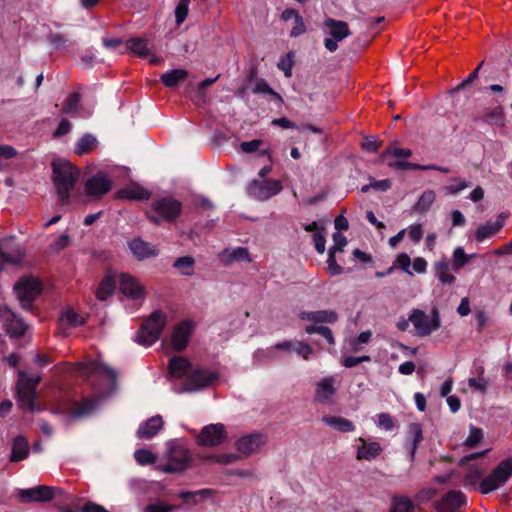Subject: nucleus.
<instances>
[{
	"label": "nucleus",
	"mask_w": 512,
	"mask_h": 512,
	"mask_svg": "<svg viewBox=\"0 0 512 512\" xmlns=\"http://www.w3.org/2000/svg\"><path fill=\"white\" fill-rule=\"evenodd\" d=\"M53 182L62 205L70 202V192L79 178V171L70 162L55 160L52 163Z\"/></svg>",
	"instance_id": "1"
},
{
	"label": "nucleus",
	"mask_w": 512,
	"mask_h": 512,
	"mask_svg": "<svg viewBox=\"0 0 512 512\" xmlns=\"http://www.w3.org/2000/svg\"><path fill=\"white\" fill-rule=\"evenodd\" d=\"M487 452L488 450H483L480 452L471 453L459 460V467L464 469L462 485L465 488H473L479 490L480 483L485 478L483 476L486 468L483 461H480L479 459L483 458Z\"/></svg>",
	"instance_id": "2"
},
{
	"label": "nucleus",
	"mask_w": 512,
	"mask_h": 512,
	"mask_svg": "<svg viewBox=\"0 0 512 512\" xmlns=\"http://www.w3.org/2000/svg\"><path fill=\"white\" fill-rule=\"evenodd\" d=\"M38 374H28L20 371L17 382V404L22 409L29 411H38L39 406L36 403V389L40 382Z\"/></svg>",
	"instance_id": "3"
},
{
	"label": "nucleus",
	"mask_w": 512,
	"mask_h": 512,
	"mask_svg": "<svg viewBox=\"0 0 512 512\" xmlns=\"http://www.w3.org/2000/svg\"><path fill=\"white\" fill-rule=\"evenodd\" d=\"M167 325V315L161 311H154L149 318L142 324L139 329L136 341L144 346L154 344L162 333V330Z\"/></svg>",
	"instance_id": "4"
},
{
	"label": "nucleus",
	"mask_w": 512,
	"mask_h": 512,
	"mask_svg": "<svg viewBox=\"0 0 512 512\" xmlns=\"http://www.w3.org/2000/svg\"><path fill=\"white\" fill-rule=\"evenodd\" d=\"M410 322L414 328V335L421 338L430 336L441 327L440 313L436 308L429 314L420 309H413L410 313Z\"/></svg>",
	"instance_id": "5"
},
{
	"label": "nucleus",
	"mask_w": 512,
	"mask_h": 512,
	"mask_svg": "<svg viewBox=\"0 0 512 512\" xmlns=\"http://www.w3.org/2000/svg\"><path fill=\"white\" fill-rule=\"evenodd\" d=\"M182 211V204L172 197H164L154 201L148 211L149 219L159 224L162 221L175 220Z\"/></svg>",
	"instance_id": "6"
},
{
	"label": "nucleus",
	"mask_w": 512,
	"mask_h": 512,
	"mask_svg": "<svg viewBox=\"0 0 512 512\" xmlns=\"http://www.w3.org/2000/svg\"><path fill=\"white\" fill-rule=\"evenodd\" d=\"M412 151L407 148H401L396 143H392L382 154L381 160L387 161V164L391 168L399 170H416V169H436L434 165L421 166L419 164H413L406 161L411 157Z\"/></svg>",
	"instance_id": "7"
},
{
	"label": "nucleus",
	"mask_w": 512,
	"mask_h": 512,
	"mask_svg": "<svg viewBox=\"0 0 512 512\" xmlns=\"http://www.w3.org/2000/svg\"><path fill=\"white\" fill-rule=\"evenodd\" d=\"M512 476V458L501 461L495 469L485 477L479 486L482 494H489L503 486Z\"/></svg>",
	"instance_id": "8"
},
{
	"label": "nucleus",
	"mask_w": 512,
	"mask_h": 512,
	"mask_svg": "<svg viewBox=\"0 0 512 512\" xmlns=\"http://www.w3.org/2000/svg\"><path fill=\"white\" fill-rule=\"evenodd\" d=\"M166 464L159 465V470L164 473H180L185 471L190 464V455L187 449L178 444H170L165 455Z\"/></svg>",
	"instance_id": "9"
},
{
	"label": "nucleus",
	"mask_w": 512,
	"mask_h": 512,
	"mask_svg": "<svg viewBox=\"0 0 512 512\" xmlns=\"http://www.w3.org/2000/svg\"><path fill=\"white\" fill-rule=\"evenodd\" d=\"M15 294L23 309H29L41 292V283L34 277H23L14 285Z\"/></svg>",
	"instance_id": "10"
},
{
	"label": "nucleus",
	"mask_w": 512,
	"mask_h": 512,
	"mask_svg": "<svg viewBox=\"0 0 512 512\" xmlns=\"http://www.w3.org/2000/svg\"><path fill=\"white\" fill-rule=\"evenodd\" d=\"M282 188V184L279 180H253L247 186V192L256 200L266 201L279 194Z\"/></svg>",
	"instance_id": "11"
},
{
	"label": "nucleus",
	"mask_w": 512,
	"mask_h": 512,
	"mask_svg": "<svg viewBox=\"0 0 512 512\" xmlns=\"http://www.w3.org/2000/svg\"><path fill=\"white\" fill-rule=\"evenodd\" d=\"M324 27L330 37L325 38L324 46L330 52H334L338 48V42L348 37L351 32L348 24L344 21L328 18L324 21Z\"/></svg>",
	"instance_id": "12"
},
{
	"label": "nucleus",
	"mask_w": 512,
	"mask_h": 512,
	"mask_svg": "<svg viewBox=\"0 0 512 512\" xmlns=\"http://www.w3.org/2000/svg\"><path fill=\"white\" fill-rule=\"evenodd\" d=\"M78 369L84 376L90 377L91 375H94L105 379L107 381V389L109 391L115 388L116 372L106 364L98 361H91L87 364H79Z\"/></svg>",
	"instance_id": "13"
},
{
	"label": "nucleus",
	"mask_w": 512,
	"mask_h": 512,
	"mask_svg": "<svg viewBox=\"0 0 512 512\" xmlns=\"http://www.w3.org/2000/svg\"><path fill=\"white\" fill-rule=\"evenodd\" d=\"M217 378V374L213 371L200 368L191 369L181 391L193 392L204 389L213 384Z\"/></svg>",
	"instance_id": "14"
},
{
	"label": "nucleus",
	"mask_w": 512,
	"mask_h": 512,
	"mask_svg": "<svg viewBox=\"0 0 512 512\" xmlns=\"http://www.w3.org/2000/svg\"><path fill=\"white\" fill-rule=\"evenodd\" d=\"M112 188V182L104 172H98L91 176L84 183L86 196L98 199L108 193Z\"/></svg>",
	"instance_id": "15"
},
{
	"label": "nucleus",
	"mask_w": 512,
	"mask_h": 512,
	"mask_svg": "<svg viewBox=\"0 0 512 512\" xmlns=\"http://www.w3.org/2000/svg\"><path fill=\"white\" fill-rule=\"evenodd\" d=\"M336 392V378L334 376H327L316 382L314 399L320 404L331 405L334 403Z\"/></svg>",
	"instance_id": "16"
},
{
	"label": "nucleus",
	"mask_w": 512,
	"mask_h": 512,
	"mask_svg": "<svg viewBox=\"0 0 512 512\" xmlns=\"http://www.w3.org/2000/svg\"><path fill=\"white\" fill-rule=\"evenodd\" d=\"M227 437L225 426L221 423L209 424L202 428L197 437L199 445L212 447L220 445Z\"/></svg>",
	"instance_id": "17"
},
{
	"label": "nucleus",
	"mask_w": 512,
	"mask_h": 512,
	"mask_svg": "<svg viewBox=\"0 0 512 512\" xmlns=\"http://www.w3.org/2000/svg\"><path fill=\"white\" fill-rule=\"evenodd\" d=\"M195 329L192 320H183L178 323L172 330L171 345L174 350L182 351L187 347L189 339Z\"/></svg>",
	"instance_id": "18"
},
{
	"label": "nucleus",
	"mask_w": 512,
	"mask_h": 512,
	"mask_svg": "<svg viewBox=\"0 0 512 512\" xmlns=\"http://www.w3.org/2000/svg\"><path fill=\"white\" fill-rule=\"evenodd\" d=\"M54 496V488L45 485L17 491V497L21 503L50 501Z\"/></svg>",
	"instance_id": "19"
},
{
	"label": "nucleus",
	"mask_w": 512,
	"mask_h": 512,
	"mask_svg": "<svg viewBox=\"0 0 512 512\" xmlns=\"http://www.w3.org/2000/svg\"><path fill=\"white\" fill-rule=\"evenodd\" d=\"M23 257V249L13 243L12 237L0 240V271L3 268L2 264L16 265L22 261Z\"/></svg>",
	"instance_id": "20"
},
{
	"label": "nucleus",
	"mask_w": 512,
	"mask_h": 512,
	"mask_svg": "<svg viewBox=\"0 0 512 512\" xmlns=\"http://www.w3.org/2000/svg\"><path fill=\"white\" fill-rule=\"evenodd\" d=\"M0 320L4 323L6 331L11 337H20L27 329L23 320L16 316L6 305L0 306Z\"/></svg>",
	"instance_id": "21"
},
{
	"label": "nucleus",
	"mask_w": 512,
	"mask_h": 512,
	"mask_svg": "<svg viewBox=\"0 0 512 512\" xmlns=\"http://www.w3.org/2000/svg\"><path fill=\"white\" fill-rule=\"evenodd\" d=\"M119 289L121 293L131 300L137 301L144 298L145 291L143 286L135 277L129 274H121L119 276Z\"/></svg>",
	"instance_id": "22"
},
{
	"label": "nucleus",
	"mask_w": 512,
	"mask_h": 512,
	"mask_svg": "<svg viewBox=\"0 0 512 512\" xmlns=\"http://www.w3.org/2000/svg\"><path fill=\"white\" fill-rule=\"evenodd\" d=\"M466 503L465 495L460 491L451 490L437 503V512H458Z\"/></svg>",
	"instance_id": "23"
},
{
	"label": "nucleus",
	"mask_w": 512,
	"mask_h": 512,
	"mask_svg": "<svg viewBox=\"0 0 512 512\" xmlns=\"http://www.w3.org/2000/svg\"><path fill=\"white\" fill-rule=\"evenodd\" d=\"M266 443V437L262 434H248L241 437L237 442L239 452L250 455L256 453Z\"/></svg>",
	"instance_id": "24"
},
{
	"label": "nucleus",
	"mask_w": 512,
	"mask_h": 512,
	"mask_svg": "<svg viewBox=\"0 0 512 512\" xmlns=\"http://www.w3.org/2000/svg\"><path fill=\"white\" fill-rule=\"evenodd\" d=\"M129 249L138 260H144L158 255L156 246L141 238H135L129 242Z\"/></svg>",
	"instance_id": "25"
},
{
	"label": "nucleus",
	"mask_w": 512,
	"mask_h": 512,
	"mask_svg": "<svg viewBox=\"0 0 512 512\" xmlns=\"http://www.w3.org/2000/svg\"><path fill=\"white\" fill-rule=\"evenodd\" d=\"M192 367L182 356H174L169 360V372L174 378L188 377Z\"/></svg>",
	"instance_id": "26"
},
{
	"label": "nucleus",
	"mask_w": 512,
	"mask_h": 512,
	"mask_svg": "<svg viewBox=\"0 0 512 512\" xmlns=\"http://www.w3.org/2000/svg\"><path fill=\"white\" fill-rule=\"evenodd\" d=\"M162 426V418L160 416H153L140 425L137 430V436L141 439H150L159 432Z\"/></svg>",
	"instance_id": "27"
},
{
	"label": "nucleus",
	"mask_w": 512,
	"mask_h": 512,
	"mask_svg": "<svg viewBox=\"0 0 512 512\" xmlns=\"http://www.w3.org/2000/svg\"><path fill=\"white\" fill-rule=\"evenodd\" d=\"M504 225V218L502 215L498 216L497 220L495 222H487L486 224L480 226L477 228L475 232V238L477 241L482 242L483 240L492 237L497 232L500 231V229Z\"/></svg>",
	"instance_id": "28"
},
{
	"label": "nucleus",
	"mask_w": 512,
	"mask_h": 512,
	"mask_svg": "<svg viewBox=\"0 0 512 512\" xmlns=\"http://www.w3.org/2000/svg\"><path fill=\"white\" fill-rule=\"evenodd\" d=\"M302 319L315 323H335L338 320V315L333 310H319L304 312Z\"/></svg>",
	"instance_id": "29"
},
{
	"label": "nucleus",
	"mask_w": 512,
	"mask_h": 512,
	"mask_svg": "<svg viewBox=\"0 0 512 512\" xmlns=\"http://www.w3.org/2000/svg\"><path fill=\"white\" fill-rule=\"evenodd\" d=\"M322 421L338 432L346 433L355 430L353 422L341 416H324Z\"/></svg>",
	"instance_id": "30"
},
{
	"label": "nucleus",
	"mask_w": 512,
	"mask_h": 512,
	"mask_svg": "<svg viewBox=\"0 0 512 512\" xmlns=\"http://www.w3.org/2000/svg\"><path fill=\"white\" fill-rule=\"evenodd\" d=\"M118 196L120 198L133 200H146L150 197V192L138 184H132L127 188L120 190L118 192Z\"/></svg>",
	"instance_id": "31"
},
{
	"label": "nucleus",
	"mask_w": 512,
	"mask_h": 512,
	"mask_svg": "<svg viewBox=\"0 0 512 512\" xmlns=\"http://www.w3.org/2000/svg\"><path fill=\"white\" fill-rule=\"evenodd\" d=\"M359 441L362 443L361 446L358 447L357 450V458L371 460L375 458L381 452V446L377 442H369L367 443L364 439L359 438Z\"/></svg>",
	"instance_id": "32"
},
{
	"label": "nucleus",
	"mask_w": 512,
	"mask_h": 512,
	"mask_svg": "<svg viewBox=\"0 0 512 512\" xmlns=\"http://www.w3.org/2000/svg\"><path fill=\"white\" fill-rule=\"evenodd\" d=\"M221 259L227 263L235 261L251 262L249 252L244 247H237L234 249H226L221 253Z\"/></svg>",
	"instance_id": "33"
},
{
	"label": "nucleus",
	"mask_w": 512,
	"mask_h": 512,
	"mask_svg": "<svg viewBox=\"0 0 512 512\" xmlns=\"http://www.w3.org/2000/svg\"><path fill=\"white\" fill-rule=\"evenodd\" d=\"M435 199V192L433 190H426L420 195L417 202L414 204L413 210L419 214H424L430 210Z\"/></svg>",
	"instance_id": "34"
},
{
	"label": "nucleus",
	"mask_w": 512,
	"mask_h": 512,
	"mask_svg": "<svg viewBox=\"0 0 512 512\" xmlns=\"http://www.w3.org/2000/svg\"><path fill=\"white\" fill-rule=\"evenodd\" d=\"M126 47L139 57H146L150 53V48L146 39L134 37L127 41Z\"/></svg>",
	"instance_id": "35"
},
{
	"label": "nucleus",
	"mask_w": 512,
	"mask_h": 512,
	"mask_svg": "<svg viewBox=\"0 0 512 512\" xmlns=\"http://www.w3.org/2000/svg\"><path fill=\"white\" fill-rule=\"evenodd\" d=\"M60 325L63 329L75 328L84 324L85 320L82 316L71 309L65 310L60 316Z\"/></svg>",
	"instance_id": "36"
},
{
	"label": "nucleus",
	"mask_w": 512,
	"mask_h": 512,
	"mask_svg": "<svg viewBox=\"0 0 512 512\" xmlns=\"http://www.w3.org/2000/svg\"><path fill=\"white\" fill-rule=\"evenodd\" d=\"M188 77L185 69H174L161 75V81L166 87H175L180 81H184Z\"/></svg>",
	"instance_id": "37"
},
{
	"label": "nucleus",
	"mask_w": 512,
	"mask_h": 512,
	"mask_svg": "<svg viewBox=\"0 0 512 512\" xmlns=\"http://www.w3.org/2000/svg\"><path fill=\"white\" fill-rule=\"evenodd\" d=\"M435 274L443 285H452L455 282V276L449 270V264L445 260L438 261L434 266Z\"/></svg>",
	"instance_id": "38"
},
{
	"label": "nucleus",
	"mask_w": 512,
	"mask_h": 512,
	"mask_svg": "<svg viewBox=\"0 0 512 512\" xmlns=\"http://www.w3.org/2000/svg\"><path fill=\"white\" fill-rule=\"evenodd\" d=\"M29 452L28 442L23 437H17L13 442L12 453L10 460L12 462H19L26 458Z\"/></svg>",
	"instance_id": "39"
},
{
	"label": "nucleus",
	"mask_w": 512,
	"mask_h": 512,
	"mask_svg": "<svg viewBox=\"0 0 512 512\" xmlns=\"http://www.w3.org/2000/svg\"><path fill=\"white\" fill-rule=\"evenodd\" d=\"M408 440L411 441V456L413 457L419 443L423 439L422 426L419 423H411L407 430Z\"/></svg>",
	"instance_id": "40"
},
{
	"label": "nucleus",
	"mask_w": 512,
	"mask_h": 512,
	"mask_svg": "<svg viewBox=\"0 0 512 512\" xmlns=\"http://www.w3.org/2000/svg\"><path fill=\"white\" fill-rule=\"evenodd\" d=\"M98 144L97 139L92 134H85L75 146V153L83 155L91 152Z\"/></svg>",
	"instance_id": "41"
},
{
	"label": "nucleus",
	"mask_w": 512,
	"mask_h": 512,
	"mask_svg": "<svg viewBox=\"0 0 512 512\" xmlns=\"http://www.w3.org/2000/svg\"><path fill=\"white\" fill-rule=\"evenodd\" d=\"M116 287V283L113 280L112 277H105L102 282L100 283L97 291H96V297L100 301H105L108 297H110Z\"/></svg>",
	"instance_id": "42"
},
{
	"label": "nucleus",
	"mask_w": 512,
	"mask_h": 512,
	"mask_svg": "<svg viewBox=\"0 0 512 512\" xmlns=\"http://www.w3.org/2000/svg\"><path fill=\"white\" fill-rule=\"evenodd\" d=\"M212 491L210 489H201L198 491H183L179 497L186 503L197 504L200 499L210 496Z\"/></svg>",
	"instance_id": "43"
},
{
	"label": "nucleus",
	"mask_w": 512,
	"mask_h": 512,
	"mask_svg": "<svg viewBox=\"0 0 512 512\" xmlns=\"http://www.w3.org/2000/svg\"><path fill=\"white\" fill-rule=\"evenodd\" d=\"M194 259L191 256H183L178 258L173 267L178 269L182 275L190 276L194 272Z\"/></svg>",
	"instance_id": "44"
},
{
	"label": "nucleus",
	"mask_w": 512,
	"mask_h": 512,
	"mask_svg": "<svg viewBox=\"0 0 512 512\" xmlns=\"http://www.w3.org/2000/svg\"><path fill=\"white\" fill-rule=\"evenodd\" d=\"M391 512H414V505L407 497H394L392 500Z\"/></svg>",
	"instance_id": "45"
},
{
	"label": "nucleus",
	"mask_w": 512,
	"mask_h": 512,
	"mask_svg": "<svg viewBox=\"0 0 512 512\" xmlns=\"http://www.w3.org/2000/svg\"><path fill=\"white\" fill-rule=\"evenodd\" d=\"M503 110L501 107H494L490 110H487L483 116L482 120L487 124L497 125L501 124L503 120Z\"/></svg>",
	"instance_id": "46"
},
{
	"label": "nucleus",
	"mask_w": 512,
	"mask_h": 512,
	"mask_svg": "<svg viewBox=\"0 0 512 512\" xmlns=\"http://www.w3.org/2000/svg\"><path fill=\"white\" fill-rule=\"evenodd\" d=\"M483 431L474 426L470 427L469 436L463 442V445L467 448H475L483 440Z\"/></svg>",
	"instance_id": "47"
},
{
	"label": "nucleus",
	"mask_w": 512,
	"mask_h": 512,
	"mask_svg": "<svg viewBox=\"0 0 512 512\" xmlns=\"http://www.w3.org/2000/svg\"><path fill=\"white\" fill-rule=\"evenodd\" d=\"M176 508L177 506L157 500L148 504L144 512H174Z\"/></svg>",
	"instance_id": "48"
},
{
	"label": "nucleus",
	"mask_w": 512,
	"mask_h": 512,
	"mask_svg": "<svg viewBox=\"0 0 512 512\" xmlns=\"http://www.w3.org/2000/svg\"><path fill=\"white\" fill-rule=\"evenodd\" d=\"M135 460L140 465L152 464L156 461V456L147 449H139L134 452Z\"/></svg>",
	"instance_id": "49"
},
{
	"label": "nucleus",
	"mask_w": 512,
	"mask_h": 512,
	"mask_svg": "<svg viewBox=\"0 0 512 512\" xmlns=\"http://www.w3.org/2000/svg\"><path fill=\"white\" fill-rule=\"evenodd\" d=\"M80 102V94L79 93H73L71 94L67 100L65 101L62 111L65 114H75L77 110V106Z\"/></svg>",
	"instance_id": "50"
},
{
	"label": "nucleus",
	"mask_w": 512,
	"mask_h": 512,
	"mask_svg": "<svg viewBox=\"0 0 512 512\" xmlns=\"http://www.w3.org/2000/svg\"><path fill=\"white\" fill-rule=\"evenodd\" d=\"M190 0H180L175 9V19L178 25L182 24L187 15L189 9Z\"/></svg>",
	"instance_id": "51"
},
{
	"label": "nucleus",
	"mask_w": 512,
	"mask_h": 512,
	"mask_svg": "<svg viewBox=\"0 0 512 512\" xmlns=\"http://www.w3.org/2000/svg\"><path fill=\"white\" fill-rule=\"evenodd\" d=\"M470 259L469 255H466L462 247H457L453 252V268L458 270L462 268Z\"/></svg>",
	"instance_id": "52"
},
{
	"label": "nucleus",
	"mask_w": 512,
	"mask_h": 512,
	"mask_svg": "<svg viewBox=\"0 0 512 512\" xmlns=\"http://www.w3.org/2000/svg\"><path fill=\"white\" fill-rule=\"evenodd\" d=\"M293 65H294V61H293V53L292 52H289L288 54H286L278 62V68L284 72L286 77H291Z\"/></svg>",
	"instance_id": "53"
},
{
	"label": "nucleus",
	"mask_w": 512,
	"mask_h": 512,
	"mask_svg": "<svg viewBox=\"0 0 512 512\" xmlns=\"http://www.w3.org/2000/svg\"><path fill=\"white\" fill-rule=\"evenodd\" d=\"M16 155V150L9 145L0 146V171L4 169L7 161Z\"/></svg>",
	"instance_id": "54"
},
{
	"label": "nucleus",
	"mask_w": 512,
	"mask_h": 512,
	"mask_svg": "<svg viewBox=\"0 0 512 512\" xmlns=\"http://www.w3.org/2000/svg\"><path fill=\"white\" fill-rule=\"evenodd\" d=\"M467 187H469V183L467 181L455 178L449 185L445 187V190L448 194H457Z\"/></svg>",
	"instance_id": "55"
},
{
	"label": "nucleus",
	"mask_w": 512,
	"mask_h": 512,
	"mask_svg": "<svg viewBox=\"0 0 512 512\" xmlns=\"http://www.w3.org/2000/svg\"><path fill=\"white\" fill-rule=\"evenodd\" d=\"M292 351H294L305 360H307L312 354V348L308 344L298 340H295Z\"/></svg>",
	"instance_id": "56"
},
{
	"label": "nucleus",
	"mask_w": 512,
	"mask_h": 512,
	"mask_svg": "<svg viewBox=\"0 0 512 512\" xmlns=\"http://www.w3.org/2000/svg\"><path fill=\"white\" fill-rule=\"evenodd\" d=\"M377 425L378 427L386 430L391 431L395 427V423L391 415L388 413H380L377 415Z\"/></svg>",
	"instance_id": "57"
},
{
	"label": "nucleus",
	"mask_w": 512,
	"mask_h": 512,
	"mask_svg": "<svg viewBox=\"0 0 512 512\" xmlns=\"http://www.w3.org/2000/svg\"><path fill=\"white\" fill-rule=\"evenodd\" d=\"M70 244V237L68 236V234H62L60 235L51 245H50V250L52 252H59L63 249H65L66 247H68Z\"/></svg>",
	"instance_id": "58"
},
{
	"label": "nucleus",
	"mask_w": 512,
	"mask_h": 512,
	"mask_svg": "<svg viewBox=\"0 0 512 512\" xmlns=\"http://www.w3.org/2000/svg\"><path fill=\"white\" fill-rule=\"evenodd\" d=\"M411 265L410 257L406 253H401L397 256L394 266H397L398 268L402 269L409 275H413V272L410 271L409 267Z\"/></svg>",
	"instance_id": "59"
},
{
	"label": "nucleus",
	"mask_w": 512,
	"mask_h": 512,
	"mask_svg": "<svg viewBox=\"0 0 512 512\" xmlns=\"http://www.w3.org/2000/svg\"><path fill=\"white\" fill-rule=\"evenodd\" d=\"M333 246L329 249V251H333L334 253L338 251H342L343 247L347 244L346 237L340 232H336L333 234Z\"/></svg>",
	"instance_id": "60"
},
{
	"label": "nucleus",
	"mask_w": 512,
	"mask_h": 512,
	"mask_svg": "<svg viewBox=\"0 0 512 512\" xmlns=\"http://www.w3.org/2000/svg\"><path fill=\"white\" fill-rule=\"evenodd\" d=\"M315 249L318 253L323 254L325 252L326 239L323 231H317L313 235Z\"/></svg>",
	"instance_id": "61"
},
{
	"label": "nucleus",
	"mask_w": 512,
	"mask_h": 512,
	"mask_svg": "<svg viewBox=\"0 0 512 512\" xmlns=\"http://www.w3.org/2000/svg\"><path fill=\"white\" fill-rule=\"evenodd\" d=\"M328 269L332 275H339L342 273V267L339 266L335 259V253L333 251H329L328 259H327Z\"/></svg>",
	"instance_id": "62"
},
{
	"label": "nucleus",
	"mask_w": 512,
	"mask_h": 512,
	"mask_svg": "<svg viewBox=\"0 0 512 512\" xmlns=\"http://www.w3.org/2000/svg\"><path fill=\"white\" fill-rule=\"evenodd\" d=\"M408 235L412 241L418 243L423 237V228L421 224H412L408 228Z\"/></svg>",
	"instance_id": "63"
},
{
	"label": "nucleus",
	"mask_w": 512,
	"mask_h": 512,
	"mask_svg": "<svg viewBox=\"0 0 512 512\" xmlns=\"http://www.w3.org/2000/svg\"><path fill=\"white\" fill-rule=\"evenodd\" d=\"M306 26L303 21V18L299 15L296 19H294V26L292 27L290 35L292 37H297L305 33Z\"/></svg>",
	"instance_id": "64"
}]
</instances>
